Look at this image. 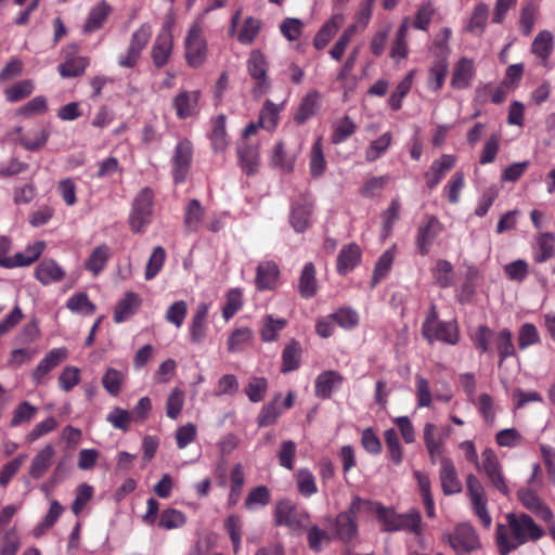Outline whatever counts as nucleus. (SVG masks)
Wrapping results in <instances>:
<instances>
[{
  "instance_id": "nucleus-12",
  "label": "nucleus",
  "mask_w": 555,
  "mask_h": 555,
  "mask_svg": "<svg viewBox=\"0 0 555 555\" xmlns=\"http://www.w3.org/2000/svg\"><path fill=\"white\" fill-rule=\"evenodd\" d=\"M249 75L256 80L255 92L266 93L269 90L267 77L268 63L264 55L259 50H254L247 61Z\"/></svg>"
},
{
  "instance_id": "nucleus-19",
  "label": "nucleus",
  "mask_w": 555,
  "mask_h": 555,
  "mask_svg": "<svg viewBox=\"0 0 555 555\" xmlns=\"http://www.w3.org/2000/svg\"><path fill=\"white\" fill-rule=\"evenodd\" d=\"M441 230L442 225L435 216H430L427 219V222L418 228L416 245L422 255H427L429 253V246Z\"/></svg>"
},
{
  "instance_id": "nucleus-1",
  "label": "nucleus",
  "mask_w": 555,
  "mask_h": 555,
  "mask_svg": "<svg viewBox=\"0 0 555 555\" xmlns=\"http://www.w3.org/2000/svg\"><path fill=\"white\" fill-rule=\"evenodd\" d=\"M506 525L498 524L495 542L500 555H508L528 541H538L544 531L534 520L524 513H508Z\"/></svg>"
},
{
  "instance_id": "nucleus-24",
  "label": "nucleus",
  "mask_w": 555,
  "mask_h": 555,
  "mask_svg": "<svg viewBox=\"0 0 555 555\" xmlns=\"http://www.w3.org/2000/svg\"><path fill=\"white\" fill-rule=\"evenodd\" d=\"M475 74V67L473 60L468 57H462L454 65L451 86L455 89H465L470 85V81Z\"/></svg>"
},
{
  "instance_id": "nucleus-16",
  "label": "nucleus",
  "mask_w": 555,
  "mask_h": 555,
  "mask_svg": "<svg viewBox=\"0 0 555 555\" xmlns=\"http://www.w3.org/2000/svg\"><path fill=\"white\" fill-rule=\"evenodd\" d=\"M44 246V242L38 241L35 244L28 246L24 251L16 253L13 257L1 258L0 266L3 268L28 266L40 257Z\"/></svg>"
},
{
  "instance_id": "nucleus-58",
  "label": "nucleus",
  "mask_w": 555,
  "mask_h": 555,
  "mask_svg": "<svg viewBox=\"0 0 555 555\" xmlns=\"http://www.w3.org/2000/svg\"><path fill=\"white\" fill-rule=\"evenodd\" d=\"M211 144L215 152H222L225 150L228 145L227 132H225V117L220 115L215 120L212 133H211Z\"/></svg>"
},
{
  "instance_id": "nucleus-55",
  "label": "nucleus",
  "mask_w": 555,
  "mask_h": 555,
  "mask_svg": "<svg viewBox=\"0 0 555 555\" xmlns=\"http://www.w3.org/2000/svg\"><path fill=\"white\" fill-rule=\"evenodd\" d=\"M244 472L241 464H236L231 473V490L229 494V505L234 506L241 496L244 485Z\"/></svg>"
},
{
  "instance_id": "nucleus-31",
  "label": "nucleus",
  "mask_w": 555,
  "mask_h": 555,
  "mask_svg": "<svg viewBox=\"0 0 555 555\" xmlns=\"http://www.w3.org/2000/svg\"><path fill=\"white\" fill-rule=\"evenodd\" d=\"M341 22L343 16L335 15L320 28L313 39V46L317 50H322L327 46L339 29Z\"/></svg>"
},
{
  "instance_id": "nucleus-63",
  "label": "nucleus",
  "mask_w": 555,
  "mask_h": 555,
  "mask_svg": "<svg viewBox=\"0 0 555 555\" xmlns=\"http://www.w3.org/2000/svg\"><path fill=\"white\" fill-rule=\"evenodd\" d=\"M106 421L116 429L126 433L131 423V414L125 409L114 408L106 416Z\"/></svg>"
},
{
  "instance_id": "nucleus-53",
  "label": "nucleus",
  "mask_w": 555,
  "mask_h": 555,
  "mask_svg": "<svg viewBox=\"0 0 555 555\" xmlns=\"http://www.w3.org/2000/svg\"><path fill=\"white\" fill-rule=\"evenodd\" d=\"M238 157L242 169L247 175H254L257 170L258 166V152L255 147L251 146H241L238 147Z\"/></svg>"
},
{
  "instance_id": "nucleus-29",
  "label": "nucleus",
  "mask_w": 555,
  "mask_h": 555,
  "mask_svg": "<svg viewBox=\"0 0 555 555\" xmlns=\"http://www.w3.org/2000/svg\"><path fill=\"white\" fill-rule=\"evenodd\" d=\"M205 210L199 201L193 198L188 203L184 214V229L188 233L196 232L204 219Z\"/></svg>"
},
{
  "instance_id": "nucleus-27",
  "label": "nucleus",
  "mask_w": 555,
  "mask_h": 555,
  "mask_svg": "<svg viewBox=\"0 0 555 555\" xmlns=\"http://www.w3.org/2000/svg\"><path fill=\"white\" fill-rule=\"evenodd\" d=\"M111 12L112 7L107 2L102 1L98 3L94 8L91 9L86 20L83 25V33L90 34L100 29Z\"/></svg>"
},
{
  "instance_id": "nucleus-18",
  "label": "nucleus",
  "mask_w": 555,
  "mask_h": 555,
  "mask_svg": "<svg viewBox=\"0 0 555 555\" xmlns=\"http://www.w3.org/2000/svg\"><path fill=\"white\" fill-rule=\"evenodd\" d=\"M55 456V449L52 444L44 446L31 460L29 476L33 479H40L52 466Z\"/></svg>"
},
{
  "instance_id": "nucleus-7",
  "label": "nucleus",
  "mask_w": 555,
  "mask_h": 555,
  "mask_svg": "<svg viewBox=\"0 0 555 555\" xmlns=\"http://www.w3.org/2000/svg\"><path fill=\"white\" fill-rule=\"evenodd\" d=\"M9 138L18 142L27 151H38L42 149L49 138V132L41 126L37 125L26 131L22 127H15L8 133Z\"/></svg>"
},
{
  "instance_id": "nucleus-64",
  "label": "nucleus",
  "mask_w": 555,
  "mask_h": 555,
  "mask_svg": "<svg viewBox=\"0 0 555 555\" xmlns=\"http://www.w3.org/2000/svg\"><path fill=\"white\" fill-rule=\"evenodd\" d=\"M188 313V305L184 300L175 301L166 311L167 322L173 324L176 327H181Z\"/></svg>"
},
{
  "instance_id": "nucleus-17",
  "label": "nucleus",
  "mask_w": 555,
  "mask_h": 555,
  "mask_svg": "<svg viewBox=\"0 0 555 555\" xmlns=\"http://www.w3.org/2000/svg\"><path fill=\"white\" fill-rule=\"evenodd\" d=\"M517 496L521 504L544 521L553 519L552 511L541 501L537 493L530 489H520Z\"/></svg>"
},
{
  "instance_id": "nucleus-4",
  "label": "nucleus",
  "mask_w": 555,
  "mask_h": 555,
  "mask_svg": "<svg viewBox=\"0 0 555 555\" xmlns=\"http://www.w3.org/2000/svg\"><path fill=\"white\" fill-rule=\"evenodd\" d=\"M185 59L190 66H201L207 57V42L204 37L203 27L194 23L185 37Z\"/></svg>"
},
{
  "instance_id": "nucleus-57",
  "label": "nucleus",
  "mask_w": 555,
  "mask_h": 555,
  "mask_svg": "<svg viewBox=\"0 0 555 555\" xmlns=\"http://www.w3.org/2000/svg\"><path fill=\"white\" fill-rule=\"evenodd\" d=\"M448 73V62L446 59L437 61L429 70L428 85L434 91L440 90L444 83Z\"/></svg>"
},
{
  "instance_id": "nucleus-8",
  "label": "nucleus",
  "mask_w": 555,
  "mask_h": 555,
  "mask_svg": "<svg viewBox=\"0 0 555 555\" xmlns=\"http://www.w3.org/2000/svg\"><path fill=\"white\" fill-rule=\"evenodd\" d=\"M151 35V27L147 25H142L137 29L131 36L126 54L119 57V66L127 68L134 67L140 59L141 52L146 47Z\"/></svg>"
},
{
  "instance_id": "nucleus-56",
  "label": "nucleus",
  "mask_w": 555,
  "mask_h": 555,
  "mask_svg": "<svg viewBox=\"0 0 555 555\" xmlns=\"http://www.w3.org/2000/svg\"><path fill=\"white\" fill-rule=\"evenodd\" d=\"M184 405V391L175 388L166 400V415L171 420H177Z\"/></svg>"
},
{
  "instance_id": "nucleus-13",
  "label": "nucleus",
  "mask_w": 555,
  "mask_h": 555,
  "mask_svg": "<svg viewBox=\"0 0 555 555\" xmlns=\"http://www.w3.org/2000/svg\"><path fill=\"white\" fill-rule=\"evenodd\" d=\"M439 480L441 490L446 495L457 494L462 491V482L457 476L455 465L450 457L441 459Z\"/></svg>"
},
{
  "instance_id": "nucleus-41",
  "label": "nucleus",
  "mask_w": 555,
  "mask_h": 555,
  "mask_svg": "<svg viewBox=\"0 0 555 555\" xmlns=\"http://www.w3.org/2000/svg\"><path fill=\"white\" fill-rule=\"evenodd\" d=\"M185 515L176 508H166L160 513L158 527L165 530L178 529L184 526Z\"/></svg>"
},
{
  "instance_id": "nucleus-61",
  "label": "nucleus",
  "mask_w": 555,
  "mask_h": 555,
  "mask_svg": "<svg viewBox=\"0 0 555 555\" xmlns=\"http://www.w3.org/2000/svg\"><path fill=\"white\" fill-rule=\"evenodd\" d=\"M279 400L280 397L263 405L258 416V425L260 427L272 425L278 421L279 416L282 413V410L279 406Z\"/></svg>"
},
{
  "instance_id": "nucleus-10",
  "label": "nucleus",
  "mask_w": 555,
  "mask_h": 555,
  "mask_svg": "<svg viewBox=\"0 0 555 555\" xmlns=\"http://www.w3.org/2000/svg\"><path fill=\"white\" fill-rule=\"evenodd\" d=\"M480 469L488 476L490 482L504 495L509 494V489L502 475V469L496 454L492 449H486L481 453Z\"/></svg>"
},
{
  "instance_id": "nucleus-43",
  "label": "nucleus",
  "mask_w": 555,
  "mask_h": 555,
  "mask_svg": "<svg viewBox=\"0 0 555 555\" xmlns=\"http://www.w3.org/2000/svg\"><path fill=\"white\" fill-rule=\"evenodd\" d=\"M395 258V250L387 249L378 258L372 278V287H375L380 280H383L390 271Z\"/></svg>"
},
{
  "instance_id": "nucleus-49",
  "label": "nucleus",
  "mask_w": 555,
  "mask_h": 555,
  "mask_svg": "<svg viewBox=\"0 0 555 555\" xmlns=\"http://www.w3.org/2000/svg\"><path fill=\"white\" fill-rule=\"evenodd\" d=\"M285 319H274L271 315H267L263 319V325L261 328V339L263 341H273L278 338L279 333L285 327Z\"/></svg>"
},
{
  "instance_id": "nucleus-23",
  "label": "nucleus",
  "mask_w": 555,
  "mask_h": 555,
  "mask_svg": "<svg viewBox=\"0 0 555 555\" xmlns=\"http://www.w3.org/2000/svg\"><path fill=\"white\" fill-rule=\"evenodd\" d=\"M209 306L206 302L198 304L191 321L190 339L193 344H201L206 337Z\"/></svg>"
},
{
  "instance_id": "nucleus-51",
  "label": "nucleus",
  "mask_w": 555,
  "mask_h": 555,
  "mask_svg": "<svg viewBox=\"0 0 555 555\" xmlns=\"http://www.w3.org/2000/svg\"><path fill=\"white\" fill-rule=\"evenodd\" d=\"M66 307L76 313L93 314L95 312V306L89 300L86 293L74 294L67 300Z\"/></svg>"
},
{
  "instance_id": "nucleus-33",
  "label": "nucleus",
  "mask_w": 555,
  "mask_h": 555,
  "mask_svg": "<svg viewBox=\"0 0 555 555\" xmlns=\"http://www.w3.org/2000/svg\"><path fill=\"white\" fill-rule=\"evenodd\" d=\"M140 301L134 293H127L125 297L118 301L114 311V320L116 323H121L128 320L138 308Z\"/></svg>"
},
{
  "instance_id": "nucleus-48",
  "label": "nucleus",
  "mask_w": 555,
  "mask_h": 555,
  "mask_svg": "<svg viewBox=\"0 0 555 555\" xmlns=\"http://www.w3.org/2000/svg\"><path fill=\"white\" fill-rule=\"evenodd\" d=\"M494 344L496 346L500 363L501 364L506 358L514 356L515 347L512 341V333L507 328H503L495 335Z\"/></svg>"
},
{
  "instance_id": "nucleus-42",
  "label": "nucleus",
  "mask_w": 555,
  "mask_h": 555,
  "mask_svg": "<svg viewBox=\"0 0 555 555\" xmlns=\"http://www.w3.org/2000/svg\"><path fill=\"white\" fill-rule=\"evenodd\" d=\"M253 331L248 327H240L229 336L227 345L229 352H238L253 340Z\"/></svg>"
},
{
  "instance_id": "nucleus-52",
  "label": "nucleus",
  "mask_w": 555,
  "mask_h": 555,
  "mask_svg": "<svg viewBox=\"0 0 555 555\" xmlns=\"http://www.w3.org/2000/svg\"><path fill=\"white\" fill-rule=\"evenodd\" d=\"M392 140L390 132L383 133L379 138L372 141L365 152V158L367 162H374L379 158L389 147Z\"/></svg>"
},
{
  "instance_id": "nucleus-32",
  "label": "nucleus",
  "mask_w": 555,
  "mask_h": 555,
  "mask_svg": "<svg viewBox=\"0 0 555 555\" xmlns=\"http://www.w3.org/2000/svg\"><path fill=\"white\" fill-rule=\"evenodd\" d=\"M337 537L344 541L349 542L356 538L358 533L357 519L350 516V513H339L335 521Z\"/></svg>"
},
{
  "instance_id": "nucleus-2",
  "label": "nucleus",
  "mask_w": 555,
  "mask_h": 555,
  "mask_svg": "<svg viewBox=\"0 0 555 555\" xmlns=\"http://www.w3.org/2000/svg\"><path fill=\"white\" fill-rule=\"evenodd\" d=\"M375 513L384 531L406 530L416 535L422 532L421 515L416 511L397 514L395 511L376 503Z\"/></svg>"
},
{
  "instance_id": "nucleus-21",
  "label": "nucleus",
  "mask_w": 555,
  "mask_h": 555,
  "mask_svg": "<svg viewBox=\"0 0 555 555\" xmlns=\"http://www.w3.org/2000/svg\"><path fill=\"white\" fill-rule=\"evenodd\" d=\"M199 91H182L173 99V107L179 118L185 119L196 113Z\"/></svg>"
},
{
  "instance_id": "nucleus-39",
  "label": "nucleus",
  "mask_w": 555,
  "mask_h": 555,
  "mask_svg": "<svg viewBox=\"0 0 555 555\" xmlns=\"http://www.w3.org/2000/svg\"><path fill=\"white\" fill-rule=\"evenodd\" d=\"M301 348L299 343L293 340L285 347L282 354V372L295 371L300 364Z\"/></svg>"
},
{
  "instance_id": "nucleus-28",
  "label": "nucleus",
  "mask_w": 555,
  "mask_h": 555,
  "mask_svg": "<svg viewBox=\"0 0 555 555\" xmlns=\"http://www.w3.org/2000/svg\"><path fill=\"white\" fill-rule=\"evenodd\" d=\"M429 344L439 340L449 345H455L459 340L457 327L451 322H440L431 328V335L424 337Z\"/></svg>"
},
{
  "instance_id": "nucleus-59",
  "label": "nucleus",
  "mask_w": 555,
  "mask_h": 555,
  "mask_svg": "<svg viewBox=\"0 0 555 555\" xmlns=\"http://www.w3.org/2000/svg\"><path fill=\"white\" fill-rule=\"evenodd\" d=\"M326 162L323 154L321 139H318L311 150L310 171L312 177L318 178L323 175Z\"/></svg>"
},
{
  "instance_id": "nucleus-37",
  "label": "nucleus",
  "mask_w": 555,
  "mask_h": 555,
  "mask_svg": "<svg viewBox=\"0 0 555 555\" xmlns=\"http://www.w3.org/2000/svg\"><path fill=\"white\" fill-rule=\"evenodd\" d=\"M319 93L317 91L309 92L301 101L297 113L295 114V120L298 124H304L310 117L315 115L319 107Z\"/></svg>"
},
{
  "instance_id": "nucleus-46",
  "label": "nucleus",
  "mask_w": 555,
  "mask_h": 555,
  "mask_svg": "<svg viewBox=\"0 0 555 555\" xmlns=\"http://www.w3.org/2000/svg\"><path fill=\"white\" fill-rule=\"evenodd\" d=\"M88 64L87 57H73L59 65V73L64 78L78 77L85 73Z\"/></svg>"
},
{
  "instance_id": "nucleus-47",
  "label": "nucleus",
  "mask_w": 555,
  "mask_h": 555,
  "mask_svg": "<svg viewBox=\"0 0 555 555\" xmlns=\"http://www.w3.org/2000/svg\"><path fill=\"white\" fill-rule=\"evenodd\" d=\"M433 275L436 283L442 288L454 284L453 267L448 260H438Z\"/></svg>"
},
{
  "instance_id": "nucleus-44",
  "label": "nucleus",
  "mask_w": 555,
  "mask_h": 555,
  "mask_svg": "<svg viewBox=\"0 0 555 555\" xmlns=\"http://www.w3.org/2000/svg\"><path fill=\"white\" fill-rule=\"evenodd\" d=\"M553 50V36L550 31H540L534 38L531 51L541 60L545 61Z\"/></svg>"
},
{
  "instance_id": "nucleus-5",
  "label": "nucleus",
  "mask_w": 555,
  "mask_h": 555,
  "mask_svg": "<svg viewBox=\"0 0 555 555\" xmlns=\"http://www.w3.org/2000/svg\"><path fill=\"white\" fill-rule=\"evenodd\" d=\"M274 521L278 526L299 531L308 525L309 515L307 512L298 509L292 501L282 500L275 506Z\"/></svg>"
},
{
  "instance_id": "nucleus-36",
  "label": "nucleus",
  "mask_w": 555,
  "mask_h": 555,
  "mask_svg": "<svg viewBox=\"0 0 555 555\" xmlns=\"http://www.w3.org/2000/svg\"><path fill=\"white\" fill-rule=\"evenodd\" d=\"M408 33L409 21L405 18L399 26L396 38L390 49V57L395 60H403L408 55Z\"/></svg>"
},
{
  "instance_id": "nucleus-62",
  "label": "nucleus",
  "mask_w": 555,
  "mask_h": 555,
  "mask_svg": "<svg viewBox=\"0 0 555 555\" xmlns=\"http://www.w3.org/2000/svg\"><path fill=\"white\" fill-rule=\"evenodd\" d=\"M34 90V85L31 80H22L12 87L5 89L4 94L5 99L9 102H18L26 96H28Z\"/></svg>"
},
{
  "instance_id": "nucleus-11",
  "label": "nucleus",
  "mask_w": 555,
  "mask_h": 555,
  "mask_svg": "<svg viewBox=\"0 0 555 555\" xmlns=\"http://www.w3.org/2000/svg\"><path fill=\"white\" fill-rule=\"evenodd\" d=\"M313 214V203L308 195H301L294 201L291 208L289 222L293 229L298 232H305L311 224Z\"/></svg>"
},
{
  "instance_id": "nucleus-22",
  "label": "nucleus",
  "mask_w": 555,
  "mask_h": 555,
  "mask_svg": "<svg viewBox=\"0 0 555 555\" xmlns=\"http://www.w3.org/2000/svg\"><path fill=\"white\" fill-rule=\"evenodd\" d=\"M280 270L275 262L264 261L257 267L256 286L259 291L273 289L278 285Z\"/></svg>"
},
{
  "instance_id": "nucleus-38",
  "label": "nucleus",
  "mask_w": 555,
  "mask_h": 555,
  "mask_svg": "<svg viewBox=\"0 0 555 555\" xmlns=\"http://www.w3.org/2000/svg\"><path fill=\"white\" fill-rule=\"evenodd\" d=\"M281 109L282 105H276L270 100H267L260 111L259 125L267 130H274L279 122Z\"/></svg>"
},
{
  "instance_id": "nucleus-60",
  "label": "nucleus",
  "mask_w": 555,
  "mask_h": 555,
  "mask_svg": "<svg viewBox=\"0 0 555 555\" xmlns=\"http://www.w3.org/2000/svg\"><path fill=\"white\" fill-rule=\"evenodd\" d=\"M165 258H166V251L162 246H157L153 249V253H152V255L146 263V268H145L144 275H145L146 280H152L158 274V272L160 271V269L164 266Z\"/></svg>"
},
{
  "instance_id": "nucleus-34",
  "label": "nucleus",
  "mask_w": 555,
  "mask_h": 555,
  "mask_svg": "<svg viewBox=\"0 0 555 555\" xmlns=\"http://www.w3.org/2000/svg\"><path fill=\"white\" fill-rule=\"evenodd\" d=\"M341 376L334 371H326L320 374L315 379V396L319 398H328L336 385L341 382Z\"/></svg>"
},
{
  "instance_id": "nucleus-54",
  "label": "nucleus",
  "mask_w": 555,
  "mask_h": 555,
  "mask_svg": "<svg viewBox=\"0 0 555 555\" xmlns=\"http://www.w3.org/2000/svg\"><path fill=\"white\" fill-rule=\"evenodd\" d=\"M21 546L20 537L14 528L0 535V555H16Z\"/></svg>"
},
{
  "instance_id": "nucleus-26",
  "label": "nucleus",
  "mask_w": 555,
  "mask_h": 555,
  "mask_svg": "<svg viewBox=\"0 0 555 555\" xmlns=\"http://www.w3.org/2000/svg\"><path fill=\"white\" fill-rule=\"evenodd\" d=\"M361 259L360 247L354 244L345 245L337 257V271L340 274H346L353 270Z\"/></svg>"
},
{
  "instance_id": "nucleus-6",
  "label": "nucleus",
  "mask_w": 555,
  "mask_h": 555,
  "mask_svg": "<svg viewBox=\"0 0 555 555\" xmlns=\"http://www.w3.org/2000/svg\"><path fill=\"white\" fill-rule=\"evenodd\" d=\"M448 541L457 555H467L481 547L479 537L475 528L468 522L459 524Z\"/></svg>"
},
{
  "instance_id": "nucleus-14",
  "label": "nucleus",
  "mask_w": 555,
  "mask_h": 555,
  "mask_svg": "<svg viewBox=\"0 0 555 555\" xmlns=\"http://www.w3.org/2000/svg\"><path fill=\"white\" fill-rule=\"evenodd\" d=\"M455 164L456 157L450 154H443L439 159L434 160L424 175L427 188L435 189Z\"/></svg>"
},
{
  "instance_id": "nucleus-25",
  "label": "nucleus",
  "mask_w": 555,
  "mask_h": 555,
  "mask_svg": "<svg viewBox=\"0 0 555 555\" xmlns=\"http://www.w3.org/2000/svg\"><path fill=\"white\" fill-rule=\"evenodd\" d=\"M64 276L65 271L52 259L42 260L35 270V278L43 285L60 282Z\"/></svg>"
},
{
  "instance_id": "nucleus-30",
  "label": "nucleus",
  "mask_w": 555,
  "mask_h": 555,
  "mask_svg": "<svg viewBox=\"0 0 555 555\" xmlns=\"http://www.w3.org/2000/svg\"><path fill=\"white\" fill-rule=\"evenodd\" d=\"M109 257V247L106 244H101L92 250L85 262V268L96 276L105 268Z\"/></svg>"
},
{
  "instance_id": "nucleus-45",
  "label": "nucleus",
  "mask_w": 555,
  "mask_h": 555,
  "mask_svg": "<svg viewBox=\"0 0 555 555\" xmlns=\"http://www.w3.org/2000/svg\"><path fill=\"white\" fill-rule=\"evenodd\" d=\"M262 27V22L256 17L249 16L247 17L241 30L237 35V40L242 44H250L254 42L256 37L258 36L260 29Z\"/></svg>"
},
{
  "instance_id": "nucleus-9",
  "label": "nucleus",
  "mask_w": 555,
  "mask_h": 555,
  "mask_svg": "<svg viewBox=\"0 0 555 555\" xmlns=\"http://www.w3.org/2000/svg\"><path fill=\"white\" fill-rule=\"evenodd\" d=\"M193 157V145L188 139L179 141L172 156V175L176 183L186 179Z\"/></svg>"
},
{
  "instance_id": "nucleus-35",
  "label": "nucleus",
  "mask_w": 555,
  "mask_h": 555,
  "mask_svg": "<svg viewBox=\"0 0 555 555\" xmlns=\"http://www.w3.org/2000/svg\"><path fill=\"white\" fill-rule=\"evenodd\" d=\"M299 293L304 298H311L317 294L315 269L313 263L305 264L299 279Z\"/></svg>"
},
{
  "instance_id": "nucleus-40",
  "label": "nucleus",
  "mask_w": 555,
  "mask_h": 555,
  "mask_svg": "<svg viewBox=\"0 0 555 555\" xmlns=\"http://www.w3.org/2000/svg\"><path fill=\"white\" fill-rule=\"evenodd\" d=\"M537 244L539 251L535 254L534 259L537 262H544L552 258L555 253V234L550 232L538 234Z\"/></svg>"
},
{
  "instance_id": "nucleus-20",
  "label": "nucleus",
  "mask_w": 555,
  "mask_h": 555,
  "mask_svg": "<svg viewBox=\"0 0 555 555\" xmlns=\"http://www.w3.org/2000/svg\"><path fill=\"white\" fill-rule=\"evenodd\" d=\"M173 40L169 31L157 36L151 51L154 65L160 68L167 64L172 52Z\"/></svg>"
},
{
  "instance_id": "nucleus-15",
  "label": "nucleus",
  "mask_w": 555,
  "mask_h": 555,
  "mask_svg": "<svg viewBox=\"0 0 555 555\" xmlns=\"http://www.w3.org/2000/svg\"><path fill=\"white\" fill-rule=\"evenodd\" d=\"M67 354L66 348H55L49 351L33 371L34 382L37 385L41 384L46 375L66 360Z\"/></svg>"
},
{
  "instance_id": "nucleus-3",
  "label": "nucleus",
  "mask_w": 555,
  "mask_h": 555,
  "mask_svg": "<svg viewBox=\"0 0 555 555\" xmlns=\"http://www.w3.org/2000/svg\"><path fill=\"white\" fill-rule=\"evenodd\" d=\"M153 192L143 188L134 197L129 215V225L134 233H141L151 223L153 215Z\"/></svg>"
},
{
  "instance_id": "nucleus-50",
  "label": "nucleus",
  "mask_w": 555,
  "mask_h": 555,
  "mask_svg": "<svg viewBox=\"0 0 555 555\" xmlns=\"http://www.w3.org/2000/svg\"><path fill=\"white\" fill-rule=\"evenodd\" d=\"M413 73L408 74L396 87L391 93L388 103L391 109L398 111L401 108L403 98L409 93L412 87Z\"/></svg>"
}]
</instances>
